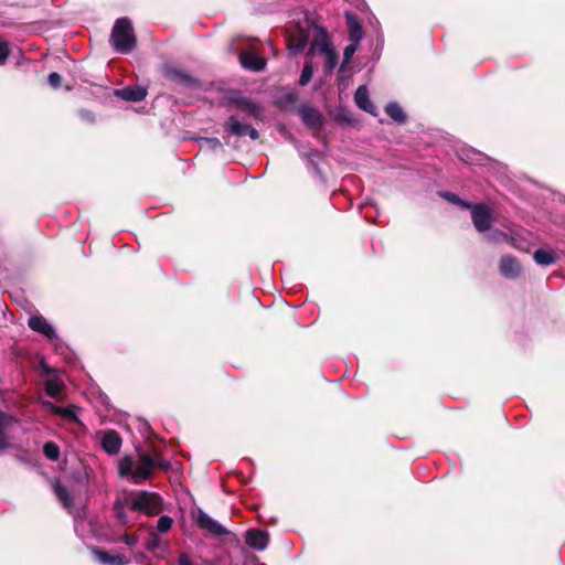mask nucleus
<instances>
[{
    "instance_id": "obj_1",
    "label": "nucleus",
    "mask_w": 565,
    "mask_h": 565,
    "mask_svg": "<svg viewBox=\"0 0 565 565\" xmlns=\"http://www.w3.org/2000/svg\"><path fill=\"white\" fill-rule=\"evenodd\" d=\"M156 460L148 452H140L137 462L129 455L124 456L118 463V473L122 478H130L135 484H141L153 476Z\"/></svg>"
},
{
    "instance_id": "obj_2",
    "label": "nucleus",
    "mask_w": 565,
    "mask_h": 565,
    "mask_svg": "<svg viewBox=\"0 0 565 565\" xmlns=\"http://www.w3.org/2000/svg\"><path fill=\"white\" fill-rule=\"evenodd\" d=\"M109 41L113 49L121 54L130 53L136 47L137 38L128 18H119L116 20Z\"/></svg>"
},
{
    "instance_id": "obj_3",
    "label": "nucleus",
    "mask_w": 565,
    "mask_h": 565,
    "mask_svg": "<svg viewBox=\"0 0 565 565\" xmlns=\"http://www.w3.org/2000/svg\"><path fill=\"white\" fill-rule=\"evenodd\" d=\"M129 510L147 515H158L163 507L162 499L157 492L137 491L130 493Z\"/></svg>"
},
{
    "instance_id": "obj_4",
    "label": "nucleus",
    "mask_w": 565,
    "mask_h": 565,
    "mask_svg": "<svg viewBox=\"0 0 565 565\" xmlns=\"http://www.w3.org/2000/svg\"><path fill=\"white\" fill-rule=\"evenodd\" d=\"M471 216L473 225L479 232H484L490 228L492 214L484 204L471 206Z\"/></svg>"
},
{
    "instance_id": "obj_5",
    "label": "nucleus",
    "mask_w": 565,
    "mask_h": 565,
    "mask_svg": "<svg viewBox=\"0 0 565 565\" xmlns=\"http://www.w3.org/2000/svg\"><path fill=\"white\" fill-rule=\"evenodd\" d=\"M195 521L201 529L207 531L209 533L215 536L224 535L227 533V531L221 524H218L215 520H213L202 510L198 511Z\"/></svg>"
},
{
    "instance_id": "obj_6",
    "label": "nucleus",
    "mask_w": 565,
    "mask_h": 565,
    "mask_svg": "<svg viewBox=\"0 0 565 565\" xmlns=\"http://www.w3.org/2000/svg\"><path fill=\"white\" fill-rule=\"evenodd\" d=\"M115 96L132 103L141 102L147 96V89L139 85L126 86L114 90Z\"/></svg>"
},
{
    "instance_id": "obj_7",
    "label": "nucleus",
    "mask_w": 565,
    "mask_h": 565,
    "mask_svg": "<svg viewBox=\"0 0 565 565\" xmlns=\"http://www.w3.org/2000/svg\"><path fill=\"white\" fill-rule=\"evenodd\" d=\"M121 444H122L121 437L116 430L108 429V430L104 431L103 439H102V447L107 454H109V455L118 454L120 450Z\"/></svg>"
},
{
    "instance_id": "obj_8",
    "label": "nucleus",
    "mask_w": 565,
    "mask_h": 565,
    "mask_svg": "<svg viewBox=\"0 0 565 565\" xmlns=\"http://www.w3.org/2000/svg\"><path fill=\"white\" fill-rule=\"evenodd\" d=\"M28 326L31 330L39 332L51 340L56 338L54 328L42 316H32L29 319Z\"/></svg>"
},
{
    "instance_id": "obj_9",
    "label": "nucleus",
    "mask_w": 565,
    "mask_h": 565,
    "mask_svg": "<svg viewBox=\"0 0 565 565\" xmlns=\"http://www.w3.org/2000/svg\"><path fill=\"white\" fill-rule=\"evenodd\" d=\"M246 544L255 550H264L268 544L267 533L260 530L252 529L245 534Z\"/></svg>"
},
{
    "instance_id": "obj_10",
    "label": "nucleus",
    "mask_w": 565,
    "mask_h": 565,
    "mask_svg": "<svg viewBox=\"0 0 565 565\" xmlns=\"http://www.w3.org/2000/svg\"><path fill=\"white\" fill-rule=\"evenodd\" d=\"M242 65L245 68L260 71L265 67L266 61L254 51H246L239 55Z\"/></svg>"
},
{
    "instance_id": "obj_11",
    "label": "nucleus",
    "mask_w": 565,
    "mask_h": 565,
    "mask_svg": "<svg viewBox=\"0 0 565 565\" xmlns=\"http://www.w3.org/2000/svg\"><path fill=\"white\" fill-rule=\"evenodd\" d=\"M331 49L332 46L330 44L327 32L323 29H317V34L311 43L309 54H322Z\"/></svg>"
},
{
    "instance_id": "obj_12",
    "label": "nucleus",
    "mask_w": 565,
    "mask_h": 565,
    "mask_svg": "<svg viewBox=\"0 0 565 565\" xmlns=\"http://www.w3.org/2000/svg\"><path fill=\"white\" fill-rule=\"evenodd\" d=\"M13 423L14 418L11 415L0 411V454L11 448V444L6 431Z\"/></svg>"
},
{
    "instance_id": "obj_13",
    "label": "nucleus",
    "mask_w": 565,
    "mask_h": 565,
    "mask_svg": "<svg viewBox=\"0 0 565 565\" xmlns=\"http://www.w3.org/2000/svg\"><path fill=\"white\" fill-rule=\"evenodd\" d=\"M500 273L507 278H515L521 273V266L515 258L503 256L500 260Z\"/></svg>"
},
{
    "instance_id": "obj_14",
    "label": "nucleus",
    "mask_w": 565,
    "mask_h": 565,
    "mask_svg": "<svg viewBox=\"0 0 565 565\" xmlns=\"http://www.w3.org/2000/svg\"><path fill=\"white\" fill-rule=\"evenodd\" d=\"M354 102L355 104L363 110L372 114V115H375L376 114V108L375 106L372 104L370 97H369V92H367V88L366 86H360L355 94H354Z\"/></svg>"
},
{
    "instance_id": "obj_15",
    "label": "nucleus",
    "mask_w": 565,
    "mask_h": 565,
    "mask_svg": "<svg viewBox=\"0 0 565 565\" xmlns=\"http://www.w3.org/2000/svg\"><path fill=\"white\" fill-rule=\"evenodd\" d=\"M95 555L98 561L105 565H126L128 564V559L125 555L121 554H111L106 550L96 548Z\"/></svg>"
},
{
    "instance_id": "obj_16",
    "label": "nucleus",
    "mask_w": 565,
    "mask_h": 565,
    "mask_svg": "<svg viewBox=\"0 0 565 565\" xmlns=\"http://www.w3.org/2000/svg\"><path fill=\"white\" fill-rule=\"evenodd\" d=\"M300 116L303 120V122L311 127V128H318L322 125V115L311 107H303L300 109Z\"/></svg>"
},
{
    "instance_id": "obj_17",
    "label": "nucleus",
    "mask_w": 565,
    "mask_h": 565,
    "mask_svg": "<svg viewBox=\"0 0 565 565\" xmlns=\"http://www.w3.org/2000/svg\"><path fill=\"white\" fill-rule=\"evenodd\" d=\"M129 501L130 497L124 499L118 497L114 502L113 509L115 512V516L117 518L118 522L122 525H126L129 522L128 515L126 513V508L129 509Z\"/></svg>"
},
{
    "instance_id": "obj_18",
    "label": "nucleus",
    "mask_w": 565,
    "mask_h": 565,
    "mask_svg": "<svg viewBox=\"0 0 565 565\" xmlns=\"http://www.w3.org/2000/svg\"><path fill=\"white\" fill-rule=\"evenodd\" d=\"M53 490H54L56 498L58 499V501L63 504V507L65 509L70 510L71 508H73V505H74L73 498L65 486H63L61 482H56L53 486Z\"/></svg>"
},
{
    "instance_id": "obj_19",
    "label": "nucleus",
    "mask_w": 565,
    "mask_h": 565,
    "mask_svg": "<svg viewBox=\"0 0 565 565\" xmlns=\"http://www.w3.org/2000/svg\"><path fill=\"white\" fill-rule=\"evenodd\" d=\"M386 114L395 121L403 122L406 118L402 107L396 103H390L385 107Z\"/></svg>"
},
{
    "instance_id": "obj_20",
    "label": "nucleus",
    "mask_w": 565,
    "mask_h": 565,
    "mask_svg": "<svg viewBox=\"0 0 565 565\" xmlns=\"http://www.w3.org/2000/svg\"><path fill=\"white\" fill-rule=\"evenodd\" d=\"M159 71L163 78L171 81V82H177V66L174 65V63L163 62L160 65Z\"/></svg>"
},
{
    "instance_id": "obj_21",
    "label": "nucleus",
    "mask_w": 565,
    "mask_h": 565,
    "mask_svg": "<svg viewBox=\"0 0 565 565\" xmlns=\"http://www.w3.org/2000/svg\"><path fill=\"white\" fill-rule=\"evenodd\" d=\"M534 259L537 264L546 266L553 264L556 257L551 250L539 249L534 253Z\"/></svg>"
},
{
    "instance_id": "obj_22",
    "label": "nucleus",
    "mask_w": 565,
    "mask_h": 565,
    "mask_svg": "<svg viewBox=\"0 0 565 565\" xmlns=\"http://www.w3.org/2000/svg\"><path fill=\"white\" fill-rule=\"evenodd\" d=\"M63 387H64V385L61 381L55 380V379L49 380L45 383V393L50 397L56 398L62 393Z\"/></svg>"
},
{
    "instance_id": "obj_23",
    "label": "nucleus",
    "mask_w": 565,
    "mask_h": 565,
    "mask_svg": "<svg viewBox=\"0 0 565 565\" xmlns=\"http://www.w3.org/2000/svg\"><path fill=\"white\" fill-rule=\"evenodd\" d=\"M43 454L47 459L56 461L60 458V447L54 441H46L43 446Z\"/></svg>"
},
{
    "instance_id": "obj_24",
    "label": "nucleus",
    "mask_w": 565,
    "mask_h": 565,
    "mask_svg": "<svg viewBox=\"0 0 565 565\" xmlns=\"http://www.w3.org/2000/svg\"><path fill=\"white\" fill-rule=\"evenodd\" d=\"M247 124H243L234 118H231L228 121V130L237 136H246Z\"/></svg>"
},
{
    "instance_id": "obj_25",
    "label": "nucleus",
    "mask_w": 565,
    "mask_h": 565,
    "mask_svg": "<svg viewBox=\"0 0 565 565\" xmlns=\"http://www.w3.org/2000/svg\"><path fill=\"white\" fill-rule=\"evenodd\" d=\"M363 36L362 28L356 22H350V42L359 45Z\"/></svg>"
},
{
    "instance_id": "obj_26",
    "label": "nucleus",
    "mask_w": 565,
    "mask_h": 565,
    "mask_svg": "<svg viewBox=\"0 0 565 565\" xmlns=\"http://www.w3.org/2000/svg\"><path fill=\"white\" fill-rule=\"evenodd\" d=\"M322 55L326 58V68L327 71L331 72L338 62V56L333 49L327 51L326 53H322Z\"/></svg>"
},
{
    "instance_id": "obj_27",
    "label": "nucleus",
    "mask_w": 565,
    "mask_h": 565,
    "mask_svg": "<svg viewBox=\"0 0 565 565\" xmlns=\"http://www.w3.org/2000/svg\"><path fill=\"white\" fill-rule=\"evenodd\" d=\"M55 412L66 419L75 420L77 407H75V406L57 407Z\"/></svg>"
},
{
    "instance_id": "obj_28",
    "label": "nucleus",
    "mask_w": 565,
    "mask_h": 565,
    "mask_svg": "<svg viewBox=\"0 0 565 565\" xmlns=\"http://www.w3.org/2000/svg\"><path fill=\"white\" fill-rule=\"evenodd\" d=\"M172 524H173L172 518H170L168 515H162L159 518V520L157 522V530L161 533H164L171 529Z\"/></svg>"
},
{
    "instance_id": "obj_29",
    "label": "nucleus",
    "mask_w": 565,
    "mask_h": 565,
    "mask_svg": "<svg viewBox=\"0 0 565 565\" xmlns=\"http://www.w3.org/2000/svg\"><path fill=\"white\" fill-rule=\"evenodd\" d=\"M356 50H358L356 43H350L349 45L345 46L344 52H343V63L341 65V70L344 67V64L350 62V60L352 58V56L354 55Z\"/></svg>"
},
{
    "instance_id": "obj_30",
    "label": "nucleus",
    "mask_w": 565,
    "mask_h": 565,
    "mask_svg": "<svg viewBox=\"0 0 565 565\" xmlns=\"http://www.w3.org/2000/svg\"><path fill=\"white\" fill-rule=\"evenodd\" d=\"M312 74H313V68L309 63H307L303 66V70H302L301 76H300V81H299L300 85L301 86L307 85L311 81Z\"/></svg>"
},
{
    "instance_id": "obj_31",
    "label": "nucleus",
    "mask_w": 565,
    "mask_h": 565,
    "mask_svg": "<svg viewBox=\"0 0 565 565\" xmlns=\"http://www.w3.org/2000/svg\"><path fill=\"white\" fill-rule=\"evenodd\" d=\"M62 81H63V77L58 73L53 72V73L49 74L47 83L53 89L60 88L62 85Z\"/></svg>"
},
{
    "instance_id": "obj_32",
    "label": "nucleus",
    "mask_w": 565,
    "mask_h": 565,
    "mask_svg": "<svg viewBox=\"0 0 565 565\" xmlns=\"http://www.w3.org/2000/svg\"><path fill=\"white\" fill-rule=\"evenodd\" d=\"M10 54L9 43L0 40V65H3Z\"/></svg>"
},
{
    "instance_id": "obj_33",
    "label": "nucleus",
    "mask_w": 565,
    "mask_h": 565,
    "mask_svg": "<svg viewBox=\"0 0 565 565\" xmlns=\"http://www.w3.org/2000/svg\"><path fill=\"white\" fill-rule=\"evenodd\" d=\"M307 44V39L302 34L300 35L299 40L297 42L290 41L289 49L294 52H299L305 49Z\"/></svg>"
},
{
    "instance_id": "obj_34",
    "label": "nucleus",
    "mask_w": 565,
    "mask_h": 565,
    "mask_svg": "<svg viewBox=\"0 0 565 565\" xmlns=\"http://www.w3.org/2000/svg\"><path fill=\"white\" fill-rule=\"evenodd\" d=\"M489 237L495 243L508 242L510 238L509 235L503 232H494Z\"/></svg>"
},
{
    "instance_id": "obj_35",
    "label": "nucleus",
    "mask_w": 565,
    "mask_h": 565,
    "mask_svg": "<svg viewBox=\"0 0 565 565\" xmlns=\"http://www.w3.org/2000/svg\"><path fill=\"white\" fill-rule=\"evenodd\" d=\"M79 116H81V118L83 120H86L88 122H94L95 121V116H94V114L90 110L81 109L79 110Z\"/></svg>"
},
{
    "instance_id": "obj_36",
    "label": "nucleus",
    "mask_w": 565,
    "mask_h": 565,
    "mask_svg": "<svg viewBox=\"0 0 565 565\" xmlns=\"http://www.w3.org/2000/svg\"><path fill=\"white\" fill-rule=\"evenodd\" d=\"M444 198L447 199L448 201L450 202H454V203H458V204H461L466 207H470V205L466 204V203H462L458 198L457 195L452 194V193H445L444 194Z\"/></svg>"
},
{
    "instance_id": "obj_37",
    "label": "nucleus",
    "mask_w": 565,
    "mask_h": 565,
    "mask_svg": "<svg viewBox=\"0 0 565 565\" xmlns=\"http://www.w3.org/2000/svg\"><path fill=\"white\" fill-rule=\"evenodd\" d=\"M154 460L157 462L156 468L167 469L168 467H170V462L162 459L161 457L154 458Z\"/></svg>"
},
{
    "instance_id": "obj_38",
    "label": "nucleus",
    "mask_w": 565,
    "mask_h": 565,
    "mask_svg": "<svg viewBox=\"0 0 565 565\" xmlns=\"http://www.w3.org/2000/svg\"><path fill=\"white\" fill-rule=\"evenodd\" d=\"M246 135L250 137V139L255 140L258 138V131L252 127L250 125H248V127L246 128Z\"/></svg>"
},
{
    "instance_id": "obj_39",
    "label": "nucleus",
    "mask_w": 565,
    "mask_h": 565,
    "mask_svg": "<svg viewBox=\"0 0 565 565\" xmlns=\"http://www.w3.org/2000/svg\"><path fill=\"white\" fill-rule=\"evenodd\" d=\"M179 565H196L193 564L186 555H179Z\"/></svg>"
},
{
    "instance_id": "obj_40",
    "label": "nucleus",
    "mask_w": 565,
    "mask_h": 565,
    "mask_svg": "<svg viewBox=\"0 0 565 565\" xmlns=\"http://www.w3.org/2000/svg\"><path fill=\"white\" fill-rule=\"evenodd\" d=\"M178 78H179V85H181L182 83L188 82V79H189L188 76L181 74L180 72H179Z\"/></svg>"
},
{
    "instance_id": "obj_41",
    "label": "nucleus",
    "mask_w": 565,
    "mask_h": 565,
    "mask_svg": "<svg viewBox=\"0 0 565 565\" xmlns=\"http://www.w3.org/2000/svg\"><path fill=\"white\" fill-rule=\"evenodd\" d=\"M43 371H44L45 374H51L52 373V370L49 366H46V365L43 366Z\"/></svg>"
},
{
    "instance_id": "obj_42",
    "label": "nucleus",
    "mask_w": 565,
    "mask_h": 565,
    "mask_svg": "<svg viewBox=\"0 0 565 565\" xmlns=\"http://www.w3.org/2000/svg\"><path fill=\"white\" fill-rule=\"evenodd\" d=\"M135 541H136L135 539L127 537L126 543L130 545V544H134Z\"/></svg>"
},
{
    "instance_id": "obj_43",
    "label": "nucleus",
    "mask_w": 565,
    "mask_h": 565,
    "mask_svg": "<svg viewBox=\"0 0 565 565\" xmlns=\"http://www.w3.org/2000/svg\"><path fill=\"white\" fill-rule=\"evenodd\" d=\"M156 546H157V544H154V543H152V544H150V545H149V547H150L151 550L156 548Z\"/></svg>"
}]
</instances>
